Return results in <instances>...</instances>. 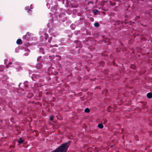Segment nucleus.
I'll return each mask as SVG.
<instances>
[{"instance_id":"obj_13","label":"nucleus","mask_w":152,"mask_h":152,"mask_svg":"<svg viewBox=\"0 0 152 152\" xmlns=\"http://www.w3.org/2000/svg\"><path fill=\"white\" fill-rule=\"evenodd\" d=\"M120 23H122L119 20H117L116 22V24L118 25L120 24Z\"/></svg>"},{"instance_id":"obj_15","label":"nucleus","mask_w":152,"mask_h":152,"mask_svg":"<svg viewBox=\"0 0 152 152\" xmlns=\"http://www.w3.org/2000/svg\"><path fill=\"white\" fill-rule=\"evenodd\" d=\"M53 116H50V120L51 121H53Z\"/></svg>"},{"instance_id":"obj_4","label":"nucleus","mask_w":152,"mask_h":152,"mask_svg":"<svg viewBox=\"0 0 152 152\" xmlns=\"http://www.w3.org/2000/svg\"><path fill=\"white\" fill-rule=\"evenodd\" d=\"M16 43L18 45H21L22 43V41L21 39H18Z\"/></svg>"},{"instance_id":"obj_10","label":"nucleus","mask_w":152,"mask_h":152,"mask_svg":"<svg viewBox=\"0 0 152 152\" xmlns=\"http://www.w3.org/2000/svg\"><path fill=\"white\" fill-rule=\"evenodd\" d=\"M24 85L25 86L28 87V82L27 81L25 82L24 83Z\"/></svg>"},{"instance_id":"obj_17","label":"nucleus","mask_w":152,"mask_h":152,"mask_svg":"<svg viewBox=\"0 0 152 152\" xmlns=\"http://www.w3.org/2000/svg\"><path fill=\"white\" fill-rule=\"evenodd\" d=\"M56 56L59 57L60 59L61 58V56L59 55H56Z\"/></svg>"},{"instance_id":"obj_18","label":"nucleus","mask_w":152,"mask_h":152,"mask_svg":"<svg viewBox=\"0 0 152 152\" xmlns=\"http://www.w3.org/2000/svg\"><path fill=\"white\" fill-rule=\"evenodd\" d=\"M31 11V9H29V10H28V12H29V11Z\"/></svg>"},{"instance_id":"obj_14","label":"nucleus","mask_w":152,"mask_h":152,"mask_svg":"<svg viewBox=\"0 0 152 152\" xmlns=\"http://www.w3.org/2000/svg\"><path fill=\"white\" fill-rule=\"evenodd\" d=\"M52 39V37H49V39L48 40V42L49 43H50L51 42V41Z\"/></svg>"},{"instance_id":"obj_7","label":"nucleus","mask_w":152,"mask_h":152,"mask_svg":"<svg viewBox=\"0 0 152 152\" xmlns=\"http://www.w3.org/2000/svg\"><path fill=\"white\" fill-rule=\"evenodd\" d=\"M98 12H99V10H96V9L94 10H93V12L95 15H97V13Z\"/></svg>"},{"instance_id":"obj_2","label":"nucleus","mask_w":152,"mask_h":152,"mask_svg":"<svg viewBox=\"0 0 152 152\" xmlns=\"http://www.w3.org/2000/svg\"><path fill=\"white\" fill-rule=\"evenodd\" d=\"M29 34L28 32L27 33L26 35L23 37V38L28 41L30 40L31 39V35Z\"/></svg>"},{"instance_id":"obj_5","label":"nucleus","mask_w":152,"mask_h":152,"mask_svg":"<svg viewBox=\"0 0 152 152\" xmlns=\"http://www.w3.org/2000/svg\"><path fill=\"white\" fill-rule=\"evenodd\" d=\"M33 96V94L32 93H30L27 95V97L28 98H30L32 97Z\"/></svg>"},{"instance_id":"obj_19","label":"nucleus","mask_w":152,"mask_h":152,"mask_svg":"<svg viewBox=\"0 0 152 152\" xmlns=\"http://www.w3.org/2000/svg\"><path fill=\"white\" fill-rule=\"evenodd\" d=\"M102 63H103V64H104V62H102Z\"/></svg>"},{"instance_id":"obj_3","label":"nucleus","mask_w":152,"mask_h":152,"mask_svg":"<svg viewBox=\"0 0 152 152\" xmlns=\"http://www.w3.org/2000/svg\"><path fill=\"white\" fill-rule=\"evenodd\" d=\"M147 97L149 99H151L152 98V93L149 92L147 94Z\"/></svg>"},{"instance_id":"obj_9","label":"nucleus","mask_w":152,"mask_h":152,"mask_svg":"<svg viewBox=\"0 0 152 152\" xmlns=\"http://www.w3.org/2000/svg\"><path fill=\"white\" fill-rule=\"evenodd\" d=\"M44 36L45 38V39L46 40L48 37V36L47 34L45 33L44 34Z\"/></svg>"},{"instance_id":"obj_8","label":"nucleus","mask_w":152,"mask_h":152,"mask_svg":"<svg viewBox=\"0 0 152 152\" xmlns=\"http://www.w3.org/2000/svg\"><path fill=\"white\" fill-rule=\"evenodd\" d=\"M98 127L100 129H102L103 127V126L102 124H99L98 125Z\"/></svg>"},{"instance_id":"obj_6","label":"nucleus","mask_w":152,"mask_h":152,"mask_svg":"<svg viewBox=\"0 0 152 152\" xmlns=\"http://www.w3.org/2000/svg\"><path fill=\"white\" fill-rule=\"evenodd\" d=\"M24 142V140L22 139V138L20 137L19 138V140L18 141V142L19 144L22 143Z\"/></svg>"},{"instance_id":"obj_11","label":"nucleus","mask_w":152,"mask_h":152,"mask_svg":"<svg viewBox=\"0 0 152 152\" xmlns=\"http://www.w3.org/2000/svg\"><path fill=\"white\" fill-rule=\"evenodd\" d=\"M94 26L96 27H98L99 26V24L98 22H96L94 23Z\"/></svg>"},{"instance_id":"obj_12","label":"nucleus","mask_w":152,"mask_h":152,"mask_svg":"<svg viewBox=\"0 0 152 152\" xmlns=\"http://www.w3.org/2000/svg\"><path fill=\"white\" fill-rule=\"evenodd\" d=\"M85 112H86V113H88L90 112V110L89 109V108H86L85 109V110H84Z\"/></svg>"},{"instance_id":"obj_16","label":"nucleus","mask_w":152,"mask_h":152,"mask_svg":"<svg viewBox=\"0 0 152 152\" xmlns=\"http://www.w3.org/2000/svg\"><path fill=\"white\" fill-rule=\"evenodd\" d=\"M41 58V56H39L38 58L37 59V60L38 61H39V60H40V58Z\"/></svg>"},{"instance_id":"obj_1","label":"nucleus","mask_w":152,"mask_h":152,"mask_svg":"<svg viewBox=\"0 0 152 152\" xmlns=\"http://www.w3.org/2000/svg\"><path fill=\"white\" fill-rule=\"evenodd\" d=\"M69 147L68 143H64L51 152H66Z\"/></svg>"}]
</instances>
